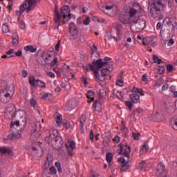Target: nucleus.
<instances>
[{"instance_id":"obj_34","label":"nucleus","mask_w":177,"mask_h":177,"mask_svg":"<svg viewBox=\"0 0 177 177\" xmlns=\"http://www.w3.org/2000/svg\"><path fill=\"white\" fill-rule=\"evenodd\" d=\"M35 82H37V80H35V77L34 76H30L29 77V84L30 85H31V86H35L36 87V84H35Z\"/></svg>"},{"instance_id":"obj_2","label":"nucleus","mask_w":177,"mask_h":177,"mask_svg":"<svg viewBox=\"0 0 177 177\" xmlns=\"http://www.w3.org/2000/svg\"><path fill=\"white\" fill-rule=\"evenodd\" d=\"M0 91V100L2 103H8L15 95V86L12 84L8 85L6 82H3Z\"/></svg>"},{"instance_id":"obj_8","label":"nucleus","mask_w":177,"mask_h":177,"mask_svg":"<svg viewBox=\"0 0 177 177\" xmlns=\"http://www.w3.org/2000/svg\"><path fill=\"white\" fill-rule=\"evenodd\" d=\"M132 26H135L136 31H143V29L146 28V21L140 19V17L136 19V21H133Z\"/></svg>"},{"instance_id":"obj_9","label":"nucleus","mask_w":177,"mask_h":177,"mask_svg":"<svg viewBox=\"0 0 177 177\" xmlns=\"http://www.w3.org/2000/svg\"><path fill=\"white\" fill-rule=\"evenodd\" d=\"M65 146L66 147L68 156H73V152L74 151L76 146L75 142L66 139L65 140Z\"/></svg>"},{"instance_id":"obj_40","label":"nucleus","mask_w":177,"mask_h":177,"mask_svg":"<svg viewBox=\"0 0 177 177\" xmlns=\"http://www.w3.org/2000/svg\"><path fill=\"white\" fill-rule=\"evenodd\" d=\"M57 174V170L56 169V167L52 166L49 168V175H56Z\"/></svg>"},{"instance_id":"obj_21","label":"nucleus","mask_w":177,"mask_h":177,"mask_svg":"<svg viewBox=\"0 0 177 177\" xmlns=\"http://www.w3.org/2000/svg\"><path fill=\"white\" fill-rule=\"evenodd\" d=\"M86 96L87 99H88V103H91V102H93L95 100V92L91 90L87 92Z\"/></svg>"},{"instance_id":"obj_29","label":"nucleus","mask_w":177,"mask_h":177,"mask_svg":"<svg viewBox=\"0 0 177 177\" xmlns=\"http://www.w3.org/2000/svg\"><path fill=\"white\" fill-rule=\"evenodd\" d=\"M2 31H3V32H4V33L10 32V27H9V24L6 23V24H3V26H2Z\"/></svg>"},{"instance_id":"obj_27","label":"nucleus","mask_w":177,"mask_h":177,"mask_svg":"<svg viewBox=\"0 0 177 177\" xmlns=\"http://www.w3.org/2000/svg\"><path fill=\"white\" fill-rule=\"evenodd\" d=\"M85 122H86V115H82L80 117V128L82 129L84 126L85 125Z\"/></svg>"},{"instance_id":"obj_16","label":"nucleus","mask_w":177,"mask_h":177,"mask_svg":"<svg viewBox=\"0 0 177 177\" xmlns=\"http://www.w3.org/2000/svg\"><path fill=\"white\" fill-rule=\"evenodd\" d=\"M100 10L102 12H104V13H106V15H109V13H112L113 10H114V6H102Z\"/></svg>"},{"instance_id":"obj_45","label":"nucleus","mask_w":177,"mask_h":177,"mask_svg":"<svg viewBox=\"0 0 177 177\" xmlns=\"http://www.w3.org/2000/svg\"><path fill=\"white\" fill-rule=\"evenodd\" d=\"M125 104L128 107L129 110L130 111H132V107L133 106V104H132V102H131V101H126L125 102Z\"/></svg>"},{"instance_id":"obj_10","label":"nucleus","mask_w":177,"mask_h":177,"mask_svg":"<svg viewBox=\"0 0 177 177\" xmlns=\"http://www.w3.org/2000/svg\"><path fill=\"white\" fill-rule=\"evenodd\" d=\"M120 21L123 24H132L133 20L127 14H123L120 17Z\"/></svg>"},{"instance_id":"obj_56","label":"nucleus","mask_w":177,"mask_h":177,"mask_svg":"<svg viewBox=\"0 0 177 177\" xmlns=\"http://www.w3.org/2000/svg\"><path fill=\"white\" fill-rule=\"evenodd\" d=\"M139 136H140L139 133H133V138L134 140H139Z\"/></svg>"},{"instance_id":"obj_18","label":"nucleus","mask_w":177,"mask_h":177,"mask_svg":"<svg viewBox=\"0 0 177 177\" xmlns=\"http://www.w3.org/2000/svg\"><path fill=\"white\" fill-rule=\"evenodd\" d=\"M52 162H53V155L48 153L46 157L44 167H46V168H49V167L52 165Z\"/></svg>"},{"instance_id":"obj_60","label":"nucleus","mask_w":177,"mask_h":177,"mask_svg":"<svg viewBox=\"0 0 177 177\" xmlns=\"http://www.w3.org/2000/svg\"><path fill=\"white\" fill-rule=\"evenodd\" d=\"M49 96H52V95L50 93H44L41 97L42 99H48V97H49Z\"/></svg>"},{"instance_id":"obj_63","label":"nucleus","mask_w":177,"mask_h":177,"mask_svg":"<svg viewBox=\"0 0 177 177\" xmlns=\"http://www.w3.org/2000/svg\"><path fill=\"white\" fill-rule=\"evenodd\" d=\"M113 141L115 142V143H120V137L118 136H115L113 139Z\"/></svg>"},{"instance_id":"obj_61","label":"nucleus","mask_w":177,"mask_h":177,"mask_svg":"<svg viewBox=\"0 0 177 177\" xmlns=\"http://www.w3.org/2000/svg\"><path fill=\"white\" fill-rule=\"evenodd\" d=\"M116 84H117L118 86H124V82H122V80H117Z\"/></svg>"},{"instance_id":"obj_42","label":"nucleus","mask_w":177,"mask_h":177,"mask_svg":"<svg viewBox=\"0 0 177 177\" xmlns=\"http://www.w3.org/2000/svg\"><path fill=\"white\" fill-rule=\"evenodd\" d=\"M145 165H146V160H142V162L138 163V169L140 171H143L145 169Z\"/></svg>"},{"instance_id":"obj_11","label":"nucleus","mask_w":177,"mask_h":177,"mask_svg":"<svg viewBox=\"0 0 177 177\" xmlns=\"http://www.w3.org/2000/svg\"><path fill=\"white\" fill-rule=\"evenodd\" d=\"M77 106V100L73 98L68 101L66 105V110L67 111H71V110H73V109H75V106Z\"/></svg>"},{"instance_id":"obj_35","label":"nucleus","mask_w":177,"mask_h":177,"mask_svg":"<svg viewBox=\"0 0 177 177\" xmlns=\"http://www.w3.org/2000/svg\"><path fill=\"white\" fill-rule=\"evenodd\" d=\"M160 64H161V66H159L158 71L160 74H162V73H165V62H162Z\"/></svg>"},{"instance_id":"obj_31","label":"nucleus","mask_w":177,"mask_h":177,"mask_svg":"<svg viewBox=\"0 0 177 177\" xmlns=\"http://www.w3.org/2000/svg\"><path fill=\"white\" fill-rule=\"evenodd\" d=\"M36 84H37V86H39V88H46V84L44 83V81L37 80Z\"/></svg>"},{"instance_id":"obj_30","label":"nucleus","mask_w":177,"mask_h":177,"mask_svg":"<svg viewBox=\"0 0 177 177\" xmlns=\"http://www.w3.org/2000/svg\"><path fill=\"white\" fill-rule=\"evenodd\" d=\"M50 139H53V140H55V142H57L59 139L62 138H60V136L55 134V133L53 131L52 133H50Z\"/></svg>"},{"instance_id":"obj_53","label":"nucleus","mask_w":177,"mask_h":177,"mask_svg":"<svg viewBox=\"0 0 177 177\" xmlns=\"http://www.w3.org/2000/svg\"><path fill=\"white\" fill-rule=\"evenodd\" d=\"M89 138L90 140H91L92 142L95 140V135L93 134V130L90 131Z\"/></svg>"},{"instance_id":"obj_64","label":"nucleus","mask_w":177,"mask_h":177,"mask_svg":"<svg viewBox=\"0 0 177 177\" xmlns=\"http://www.w3.org/2000/svg\"><path fill=\"white\" fill-rule=\"evenodd\" d=\"M121 131H124V132H125V133H127V132H128V129L127 128L125 124H122V126L121 127Z\"/></svg>"},{"instance_id":"obj_6","label":"nucleus","mask_w":177,"mask_h":177,"mask_svg":"<svg viewBox=\"0 0 177 177\" xmlns=\"http://www.w3.org/2000/svg\"><path fill=\"white\" fill-rule=\"evenodd\" d=\"M37 0H26L19 8V11L24 13L26 10V13H30L31 10L35 8Z\"/></svg>"},{"instance_id":"obj_47","label":"nucleus","mask_w":177,"mask_h":177,"mask_svg":"<svg viewBox=\"0 0 177 177\" xmlns=\"http://www.w3.org/2000/svg\"><path fill=\"white\" fill-rule=\"evenodd\" d=\"M62 115H57L56 118H55V122L57 124V125H60V124H62Z\"/></svg>"},{"instance_id":"obj_55","label":"nucleus","mask_w":177,"mask_h":177,"mask_svg":"<svg viewBox=\"0 0 177 177\" xmlns=\"http://www.w3.org/2000/svg\"><path fill=\"white\" fill-rule=\"evenodd\" d=\"M100 176L99 174H97L93 171V170H91L90 171V177H100Z\"/></svg>"},{"instance_id":"obj_50","label":"nucleus","mask_w":177,"mask_h":177,"mask_svg":"<svg viewBox=\"0 0 177 177\" xmlns=\"http://www.w3.org/2000/svg\"><path fill=\"white\" fill-rule=\"evenodd\" d=\"M18 24L21 30H24V28H26V24L23 21H19Z\"/></svg>"},{"instance_id":"obj_41","label":"nucleus","mask_w":177,"mask_h":177,"mask_svg":"<svg viewBox=\"0 0 177 177\" xmlns=\"http://www.w3.org/2000/svg\"><path fill=\"white\" fill-rule=\"evenodd\" d=\"M106 160L107 161V162H111L112 160H113V153L109 152L106 153Z\"/></svg>"},{"instance_id":"obj_5","label":"nucleus","mask_w":177,"mask_h":177,"mask_svg":"<svg viewBox=\"0 0 177 177\" xmlns=\"http://www.w3.org/2000/svg\"><path fill=\"white\" fill-rule=\"evenodd\" d=\"M142 7L140 3H134L133 6L129 10V16L133 21H136V19L139 17L138 16L139 12H140Z\"/></svg>"},{"instance_id":"obj_22","label":"nucleus","mask_w":177,"mask_h":177,"mask_svg":"<svg viewBox=\"0 0 177 177\" xmlns=\"http://www.w3.org/2000/svg\"><path fill=\"white\" fill-rule=\"evenodd\" d=\"M24 50H26V52H31L32 53H34L37 52V46L28 45L24 47Z\"/></svg>"},{"instance_id":"obj_13","label":"nucleus","mask_w":177,"mask_h":177,"mask_svg":"<svg viewBox=\"0 0 177 177\" xmlns=\"http://www.w3.org/2000/svg\"><path fill=\"white\" fill-rule=\"evenodd\" d=\"M69 32L71 37H73V38L75 35H77V34H78V28L74 23H71L69 24Z\"/></svg>"},{"instance_id":"obj_32","label":"nucleus","mask_w":177,"mask_h":177,"mask_svg":"<svg viewBox=\"0 0 177 177\" xmlns=\"http://www.w3.org/2000/svg\"><path fill=\"white\" fill-rule=\"evenodd\" d=\"M129 167H131V162H127L126 163L122 165L121 171H127V169H129Z\"/></svg>"},{"instance_id":"obj_25","label":"nucleus","mask_w":177,"mask_h":177,"mask_svg":"<svg viewBox=\"0 0 177 177\" xmlns=\"http://www.w3.org/2000/svg\"><path fill=\"white\" fill-rule=\"evenodd\" d=\"M70 66H63L62 68V74L63 75H66V77H68V75H70Z\"/></svg>"},{"instance_id":"obj_51","label":"nucleus","mask_w":177,"mask_h":177,"mask_svg":"<svg viewBox=\"0 0 177 177\" xmlns=\"http://www.w3.org/2000/svg\"><path fill=\"white\" fill-rule=\"evenodd\" d=\"M171 125L174 129L177 131V121L172 122V119H171Z\"/></svg>"},{"instance_id":"obj_62","label":"nucleus","mask_w":177,"mask_h":177,"mask_svg":"<svg viewBox=\"0 0 177 177\" xmlns=\"http://www.w3.org/2000/svg\"><path fill=\"white\" fill-rule=\"evenodd\" d=\"M168 88H169V85L167 83H165L162 86V91H167Z\"/></svg>"},{"instance_id":"obj_15","label":"nucleus","mask_w":177,"mask_h":177,"mask_svg":"<svg viewBox=\"0 0 177 177\" xmlns=\"http://www.w3.org/2000/svg\"><path fill=\"white\" fill-rule=\"evenodd\" d=\"M164 172H165V165H164L162 163H159L156 168V175L160 176V175H162Z\"/></svg>"},{"instance_id":"obj_36","label":"nucleus","mask_w":177,"mask_h":177,"mask_svg":"<svg viewBox=\"0 0 177 177\" xmlns=\"http://www.w3.org/2000/svg\"><path fill=\"white\" fill-rule=\"evenodd\" d=\"M55 166L56 167L59 174H62V172H63V170L62 169V163H60V162H55Z\"/></svg>"},{"instance_id":"obj_12","label":"nucleus","mask_w":177,"mask_h":177,"mask_svg":"<svg viewBox=\"0 0 177 177\" xmlns=\"http://www.w3.org/2000/svg\"><path fill=\"white\" fill-rule=\"evenodd\" d=\"M120 152L119 153L121 154V153H122L124 157L129 158V156L131 154V147L129 145H125L124 147H122V146H120Z\"/></svg>"},{"instance_id":"obj_24","label":"nucleus","mask_w":177,"mask_h":177,"mask_svg":"<svg viewBox=\"0 0 177 177\" xmlns=\"http://www.w3.org/2000/svg\"><path fill=\"white\" fill-rule=\"evenodd\" d=\"M93 107L95 108L96 111H100V110H102V104L100 103V101H95L93 104Z\"/></svg>"},{"instance_id":"obj_23","label":"nucleus","mask_w":177,"mask_h":177,"mask_svg":"<svg viewBox=\"0 0 177 177\" xmlns=\"http://www.w3.org/2000/svg\"><path fill=\"white\" fill-rule=\"evenodd\" d=\"M147 150H149V145L147 144V142H145L143 145L142 149L140 150V156H143V154H145Z\"/></svg>"},{"instance_id":"obj_46","label":"nucleus","mask_w":177,"mask_h":177,"mask_svg":"<svg viewBox=\"0 0 177 177\" xmlns=\"http://www.w3.org/2000/svg\"><path fill=\"white\" fill-rule=\"evenodd\" d=\"M15 125H16V127H19L20 126V122L19 121H16L15 122H12L10 124V128H11V131H13Z\"/></svg>"},{"instance_id":"obj_58","label":"nucleus","mask_w":177,"mask_h":177,"mask_svg":"<svg viewBox=\"0 0 177 177\" xmlns=\"http://www.w3.org/2000/svg\"><path fill=\"white\" fill-rule=\"evenodd\" d=\"M167 71H169V73H171V71H172L174 70V66H172L171 64L167 65Z\"/></svg>"},{"instance_id":"obj_39","label":"nucleus","mask_w":177,"mask_h":177,"mask_svg":"<svg viewBox=\"0 0 177 177\" xmlns=\"http://www.w3.org/2000/svg\"><path fill=\"white\" fill-rule=\"evenodd\" d=\"M153 63H158V64H161L162 63H164L161 59H159L158 56L156 55H153Z\"/></svg>"},{"instance_id":"obj_14","label":"nucleus","mask_w":177,"mask_h":177,"mask_svg":"<svg viewBox=\"0 0 177 177\" xmlns=\"http://www.w3.org/2000/svg\"><path fill=\"white\" fill-rule=\"evenodd\" d=\"M0 153L2 154V156L5 154H8V156H12L13 154V151H12V149L10 147H0Z\"/></svg>"},{"instance_id":"obj_52","label":"nucleus","mask_w":177,"mask_h":177,"mask_svg":"<svg viewBox=\"0 0 177 177\" xmlns=\"http://www.w3.org/2000/svg\"><path fill=\"white\" fill-rule=\"evenodd\" d=\"M46 73L48 77H50V78H55V77H56L55 73H53L52 71H47Z\"/></svg>"},{"instance_id":"obj_37","label":"nucleus","mask_w":177,"mask_h":177,"mask_svg":"<svg viewBox=\"0 0 177 177\" xmlns=\"http://www.w3.org/2000/svg\"><path fill=\"white\" fill-rule=\"evenodd\" d=\"M58 63H59V58H57V57H55L51 61V62L50 63V65L51 66V67H55V66L58 64Z\"/></svg>"},{"instance_id":"obj_19","label":"nucleus","mask_w":177,"mask_h":177,"mask_svg":"<svg viewBox=\"0 0 177 177\" xmlns=\"http://www.w3.org/2000/svg\"><path fill=\"white\" fill-rule=\"evenodd\" d=\"M29 103L33 109H35L38 105V98L35 95H32L31 98L29 100Z\"/></svg>"},{"instance_id":"obj_26","label":"nucleus","mask_w":177,"mask_h":177,"mask_svg":"<svg viewBox=\"0 0 177 177\" xmlns=\"http://www.w3.org/2000/svg\"><path fill=\"white\" fill-rule=\"evenodd\" d=\"M156 42H157V39L154 36H151L150 37H149L148 39L149 45H150L151 46H154V45H156Z\"/></svg>"},{"instance_id":"obj_28","label":"nucleus","mask_w":177,"mask_h":177,"mask_svg":"<svg viewBox=\"0 0 177 177\" xmlns=\"http://www.w3.org/2000/svg\"><path fill=\"white\" fill-rule=\"evenodd\" d=\"M107 74H109V70L107 68H103L101 70V75H99L100 78H102L103 80H104V81L106 80V75H107Z\"/></svg>"},{"instance_id":"obj_38","label":"nucleus","mask_w":177,"mask_h":177,"mask_svg":"<svg viewBox=\"0 0 177 177\" xmlns=\"http://www.w3.org/2000/svg\"><path fill=\"white\" fill-rule=\"evenodd\" d=\"M6 55L10 57H15V50L10 49L9 50L6 51Z\"/></svg>"},{"instance_id":"obj_17","label":"nucleus","mask_w":177,"mask_h":177,"mask_svg":"<svg viewBox=\"0 0 177 177\" xmlns=\"http://www.w3.org/2000/svg\"><path fill=\"white\" fill-rule=\"evenodd\" d=\"M21 138V134L19 133V131L15 129V132H12L8 136V139L10 140H15V139H19Z\"/></svg>"},{"instance_id":"obj_48","label":"nucleus","mask_w":177,"mask_h":177,"mask_svg":"<svg viewBox=\"0 0 177 177\" xmlns=\"http://www.w3.org/2000/svg\"><path fill=\"white\" fill-rule=\"evenodd\" d=\"M115 97H118L120 100H122L123 97H122V92L121 91H117L115 93Z\"/></svg>"},{"instance_id":"obj_33","label":"nucleus","mask_w":177,"mask_h":177,"mask_svg":"<svg viewBox=\"0 0 177 177\" xmlns=\"http://www.w3.org/2000/svg\"><path fill=\"white\" fill-rule=\"evenodd\" d=\"M53 71H54L55 73L57 74V77L58 78H61L62 77V69H61L60 68H53Z\"/></svg>"},{"instance_id":"obj_44","label":"nucleus","mask_w":177,"mask_h":177,"mask_svg":"<svg viewBox=\"0 0 177 177\" xmlns=\"http://www.w3.org/2000/svg\"><path fill=\"white\" fill-rule=\"evenodd\" d=\"M50 59H52V55L50 54H47L46 57H44V60L47 64L50 62Z\"/></svg>"},{"instance_id":"obj_49","label":"nucleus","mask_w":177,"mask_h":177,"mask_svg":"<svg viewBox=\"0 0 177 177\" xmlns=\"http://www.w3.org/2000/svg\"><path fill=\"white\" fill-rule=\"evenodd\" d=\"M142 82L144 85H146L147 84V74H144L142 77Z\"/></svg>"},{"instance_id":"obj_20","label":"nucleus","mask_w":177,"mask_h":177,"mask_svg":"<svg viewBox=\"0 0 177 177\" xmlns=\"http://www.w3.org/2000/svg\"><path fill=\"white\" fill-rule=\"evenodd\" d=\"M129 97L132 103H139L140 102V95L137 93L130 94Z\"/></svg>"},{"instance_id":"obj_1","label":"nucleus","mask_w":177,"mask_h":177,"mask_svg":"<svg viewBox=\"0 0 177 177\" xmlns=\"http://www.w3.org/2000/svg\"><path fill=\"white\" fill-rule=\"evenodd\" d=\"M165 6L164 0H153L149 3L148 9L152 17H158V20H162L164 16L161 15V9Z\"/></svg>"},{"instance_id":"obj_4","label":"nucleus","mask_w":177,"mask_h":177,"mask_svg":"<svg viewBox=\"0 0 177 177\" xmlns=\"http://www.w3.org/2000/svg\"><path fill=\"white\" fill-rule=\"evenodd\" d=\"M61 13L59 14V12H55V17L54 18V20L57 24H59V26H61L62 21V24H66V19L67 18V15L70 13V7L68 6H64L61 8Z\"/></svg>"},{"instance_id":"obj_3","label":"nucleus","mask_w":177,"mask_h":177,"mask_svg":"<svg viewBox=\"0 0 177 177\" xmlns=\"http://www.w3.org/2000/svg\"><path fill=\"white\" fill-rule=\"evenodd\" d=\"M106 65L107 62H103V59H99L97 61L93 62V64L88 65L91 71L94 73L95 80H98L102 82L104 81V78H100V76H99V70H100V68H103V67H106Z\"/></svg>"},{"instance_id":"obj_7","label":"nucleus","mask_w":177,"mask_h":177,"mask_svg":"<svg viewBox=\"0 0 177 177\" xmlns=\"http://www.w3.org/2000/svg\"><path fill=\"white\" fill-rule=\"evenodd\" d=\"M33 127L34 129L32 130L30 139L32 140V142H37V139H38V138L41 136V134H39V130L41 129V123L39 122H37L34 124Z\"/></svg>"},{"instance_id":"obj_43","label":"nucleus","mask_w":177,"mask_h":177,"mask_svg":"<svg viewBox=\"0 0 177 177\" xmlns=\"http://www.w3.org/2000/svg\"><path fill=\"white\" fill-rule=\"evenodd\" d=\"M15 110V106L13 104H9L6 109L7 113L10 114Z\"/></svg>"},{"instance_id":"obj_54","label":"nucleus","mask_w":177,"mask_h":177,"mask_svg":"<svg viewBox=\"0 0 177 177\" xmlns=\"http://www.w3.org/2000/svg\"><path fill=\"white\" fill-rule=\"evenodd\" d=\"M89 23H91V19L89 18V17H87L83 21V24H84V26H88Z\"/></svg>"},{"instance_id":"obj_57","label":"nucleus","mask_w":177,"mask_h":177,"mask_svg":"<svg viewBox=\"0 0 177 177\" xmlns=\"http://www.w3.org/2000/svg\"><path fill=\"white\" fill-rule=\"evenodd\" d=\"M67 17H68V19H65V21H70V20H71V19H73V17H74V15H73V14H71V13H68V15H67Z\"/></svg>"},{"instance_id":"obj_59","label":"nucleus","mask_w":177,"mask_h":177,"mask_svg":"<svg viewBox=\"0 0 177 177\" xmlns=\"http://www.w3.org/2000/svg\"><path fill=\"white\" fill-rule=\"evenodd\" d=\"M15 56H17V57H21L23 55V52L21 50H18L17 53H15Z\"/></svg>"}]
</instances>
